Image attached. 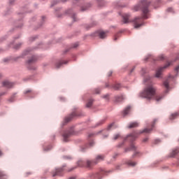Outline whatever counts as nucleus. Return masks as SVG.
<instances>
[{
	"instance_id": "nucleus-4",
	"label": "nucleus",
	"mask_w": 179,
	"mask_h": 179,
	"mask_svg": "<svg viewBox=\"0 0 179 179\" xmlns=\"http://www.w3.org/2000/svg\"><path fill=\"white\" fill-rule=\"evenodd\" d=\"M171 64V63H168L164 67H160L159 69H158L156 72V78H160V75H162V71H163V69L169 68V66H170Z\"/></svg>"
},
{
	"instance_id": "nucleus-1",
	"label": "nucleus",
	"mask_w": 179,
	"mask_h": 179,
	"mask_svg": "<svg viewBox=\"0 0 179 179\" xmlns=\"http://www.w3.org/2000/svg\"><path fill=\"white\" fill-rule=\"evenodd\" d=\"M149 5H150V1H148V0H143L139 4L134 6V12H138L140 9H142L143 10V16L137 17L133 21L135 29H139V27L143 24V19H148V13H149L148 6H149Z\"/></svg>"
},
{
	"instance_id": "nucleus-27",
	"label": "nucleus",
	"mask_w": 179,
	"mask_h": 179,
	"mask_svg": "<svg viewBox=\"0 0 179 179\" xmlns=\"http://www.w3.org/2000/svg\"><path fill=\"white\" fill-rule=\"evenodd\" d=\"M36 61V57H32L31 59L28 60V64H31V62H34Z\"/></svg>"
},
{
	"instance_id": "nucleus-21",
	"label": "nucleus",
	"mask_w": 179,
	"mask_h": 179,
	"mask_svg": "<svg viewBox=\"0 0 179 179\" xmlns=\"http://www.w3.org/2000/svg\"><path fill=\"white\" fill-rule=\"evenodd\" d=\"M162 99H163V96H162V95H157V96H155V99L157 102L160 101V100H162Z\"/></svg>"
},
{
	"instance_id": "nucleus-7",
	"label": "nucleus",
	"mask_w": 179,
	"mask_h": 179,
	"mask_svg": "<svg viewBox=\"0 0 179 179\" xmlns=\"http://www.w3.org/2000/svg\"><path fill=\"white\" fill-rule=\"evenodd\" d=\"M15 84H13V83H10L9 81H4L3 82V86L4 87H7V89H10L12 87H13Z\"/></svg>"
},
{
	"instance_id": "nucleus-35",
	"label": "nucleus",
	"mask_w": 179,
	"mask_h": 179,
	"mask_svg": "<svg viewBox=\"0 0 179 179\" xmlns=\"http://www.w3.org/2000/svg\"><path fill=\"white\" fill-rule=\"evenodd\" d=\"M168 12H173V8H170L167 9Z\"/></svg>"
},
{
	"instance_id": "nucleus-26",
	"label": "nucleus",
	"mask_w": 179,
	"mask_h": 179,
	"mask_svg": "<svg viewBox=\"0 0 179 179\" xmlns=\"http://www.w3.org/2000/svg\"><path fill=\"white\" fill-rule=\"evenodd\" d=\"M24 94H29V93L34 94L33 91L31 90H27L26 91H24Z\"/></svg>"
},
{
	"instance_id": "nucleus-40",
	"label": "nucleus",
	"mask_w": 179,
	"mask_h": 179,
	"mask_svg": "<svg viewBox=\"0 0 179 179\" xmlns=\"http://www.w3.org/2000/svg\"><path fill=\"white\" fill-rule=\"evenodd\" d=\"M107 97H108V95H105V96H103L104 99H107Z\"/></svg>"
},
{
	"instance_id": "nucleus-11",
	"label": "nucleus",
	"mask_w": 179,
	"mask_h": 179,
	"mask_svg": "<svg viewBox=\"0 0 179 179\" xmlns=\"http://www.w3.org/2000/svg\"><path fill=\"white\" fill-rule=\"evenodd\" d=\"M122 19H123L124 23H128V22H129V14H123L122 15Z\"/></svg>"
},
{
	"instance_id": "nucleus-48",
	"label": "nucleus",
	"mask_w": 179,
	"mask_h": 179,
	"mask_svg": "<svg viewBox=\"0 0 179 179\" xmlns=\"http://www.w3.org/2000/svg\"><path fill=\"white\" fill-rule=\"evenodd\" d=\"M111 74H112V73H109V76H111Z\"/></svg>"
},
{
	"instance_id": "nucleus-14",
	"label": "nucleus",
	"mask_w": 179,
	"mask_h": 179,
	"mask_svg": "<svg viewBox=\"0 0 179 179\" xmlns=\"http://www.w3.org/2000/svg\"><path fill=\"white\" fill-rule=\"evenodd\" d=\"M68 63V62H66V61H61V62H57V64H56V68H61V66H62V65H64V64H67Z\"/></svg>"
},
{
	"instance_id": "nucleus-9",
	"label": "nucleus",
	"mask_w": 179,
	"mask_h": 179,
	"mask_svg": "<svg viewBox=\"0 0 179 179\" xmlns=\"http://www.w3.org/2000/svg\"><path fill=\"white\" fill-rule=\"evenodd\" d=\"M96 164L94 163V161L87 160L86 162V167L87 169H92L93 166L96 165Z\"/></svg>"
},
{
	"instance_id": "nucleus-50",
	"label": "nucleus",
	"mask_w": 179,
	"mask_h": 179,
	"mask_svg": "<svg viewBox=\"0 0 179 179\" xmlns=\"http://www.w3.org/2000/svg\"><path fill=\"white\" fill-rule=\"evenodd\" d=\"M0 77H1V74H0Z\"/></svg>"
},
{
	"instance_id": "nucleus-29",
	"label": "nucleus",
	"mask_w": 179,
	"mask_h": 179,
	"mask_svg": "<svg viewBox=\"0 0 179 179\" xmlns=\"http://www.w3.org/2000/svg\"><path fill=\"white\" fill-rule=\"evenodd\" d=\"M159 61H163L165 59V57L163 55H161L159 57Z\"/></svg>"
},
{
	"instance_id": "nucleus-42",
	"label": "nucleus",
	"mask_w": 179,
	"mask_h": 179,
	"mask_svg": "<svg viewBox=\"0 0 179 179\" xmlns=\"http://www.w3.org/2000/svg\"><path fill=\"white\" fill-rule=\"evenodd\" d=\"M0 156H2V152L0 150Z\"/></svg>"
},
{
	"instance_id": "nucleus-46",
	"label": "nucleus",
	"mask_w": 179,
	"mask_h": 179,
	"mask_svg": "<svg viewBox=\"0 0 179 179\" xmlns=\"http://www.w3.org/2000/svg\"><path fill=\"white\" fill-rule=\"evenodd\" d=\"M82 10H86V9H85V8H82Z\"/></svg>"
},
{
	"instance_id": "nucleus-39",
	"label": "nucleus",
	"mask_w": 179,
	"mask_h": 179,
	"mask_svg": "<svg viewBox=\"0 0 179 179\" xmlns=\"http://www.w3.org/2000/svg\"><path fill=\"white\" fill-rule=\"evenodd\" d=\"M103 122H104L103 120H101L99 123V125H101V124H103Z\"/></svg>"
},
{
	"instance_id": "nucleus-17",
	"label": "nucleus",
	"mask_w": 179,
	"mask_h": 179,
	"mask_svg": "<svg viewBox=\"0 0 179 179\" xmlns=\"http://www.w3.org/2000/svg\"><path fill=\"white\" fill-rule=\"evenodd\" d=\"M75 115V113H72L70 116L66 117L65 121L66 122H69L72 118H73V116Z\"/></svg>"
},
{
	"instance_id": "nucleus-13",
	"label": "nucleus",
	"mask_w": 179,
	"mask_h": 179,
	"mask_svg": "<svg viewBox=\"0 0 179 179\" xmlns=\"http://www.w3.org/2000/svg\"><path fill=\"white\" fill-rule=\"evenodd\" d=\"M99 36L100 38H106V37H107V32L100 31Z\"/></svg>"
},
{
	"instance_id": "nucleus-33",
	"label": "nucleus",
	"mask_w": 179,
	"mask_h": 179,
	"mask_svg": "<svg viewBox=\"0 0 179 179\" xmlns=\"http://www.w3.org/2000/svg\"><path fill=\"white\" fill-rule=\"evenodd\" d=\"M95 93H96V94H99V93H100V90L99 89L95 90Z\"/></svg>"
},
{
	"instance_id": "nucleus-18",
	"label": "nucleus",
	"mask_w": 179,
	"mask_h": 179,
	"mask_svg": "<svg viewBox=\"0 0 179 179\" xmlns=\"http://www.w3.org/2000/svg\"><path fill=\"white\" fill-rule=\"evenodd\" d=\"M136 147L135 146L134 144H131V146H130V148H127L125 150V152H128V150H136Z\"/></svg>"
},
{
	"instance_id": "nucleus-24",
	"label": "nucleus",
	"mask_w": 179,
	"mask_h": 179,
	"mask_svg": "<svg viewBox=\"0 0 179 179\" xmlns=\"http://www.w3.org/2000/svg\"><path fill=\"white\" fill-rule=\"evenodd\" d=\"M128 166H131L132 167H134V166H136V162H133L132 161H129L127 162Z\"/></svg>"
},
{
	"instance_id": "nucleus-16",
	"label": "nucleus",
	"mask_w": 179,
	"mask_h": 179,
	"mask_svg": "<svg viewBox=\"0 0 179 179\" xmlns=\"http://www.w3.org/2000/svg\"><path fill=\"white\" fill-rule=\"evenodd\" d=\"M129 110H131V106H127L124 110H123V115H127L128 113H129Z\"/></svg>"
},
{
	"instance_id": "nucleus-36",
	"label": "nucleus",
	"mask_w": 179,
	"mask_h": 179,
	"mask_svg": "<svg viewBox=\"0 0 179 179\" xmlns=\"http://www.w3.org/2000/svg\"><path fill=\"white\" fill-rule=\"evenodd\" d=\"M175 70H176L177 72H178V70H179V66H178L175 69Z\"/></svg>"
},
{
	"instance_id": "nucleus-10",
	"label": "nucleus",
	"mask_w": 179,
	"mask_h": 179,
	"mask_svg": "<svg viewBox=\"0 0 179 179\" xmlns=\"http://www.w3.org/2000/svg\"><path fill=\"white\" fill-rule=\"evenodd\" d=\"M179 150L178 148L173 149L169 154L170 157H175L176 155H178Z\"/></svg>"
},
{
	"instance_id": "nucleus-15",
	"label": "nucleus",
	"mask_w": 179,
	"mask_h": 179,
	"mask_svg": "<svg viewBox=\"0 0 179 179\" xmlns=\"http://www.w3.org/2000/svg\"><path fill=\"white\" fill-rule=\"evenodd\" d=\"M124 100V96H120L115 97V101L117 103H120V101H122Z\"/></svg>"
},
{
	"instance_id": "nucleus-38",
	"label": "nucleus",
	"mask_w": 179,
	"mask_h": 179,
	"mask_svg": "<svg viewBox=\"0 0 179 179\" xmlns=\"http://www.w3.org/2000/svg\"><path fill=\"white\" fill-rule=\"evenodd\" d=\"M93 143H94L93 141L90 143V146H93Z\"/></svg>"
},
{
	"instance_id": "nucleus-43",
	"label": "nucleus",
	"mask_w": 179,
	"mask_h": 179,
	"mask_svg": "<svg viewBox=\"0 0 179 179\" xmlns=\"http://www.w3.org/2000/svg\"><path fill=\"white\" fill-rule=\"evenodd\" d=\"M114 40H115V41H117V36H115Z\"/></svg>"
},
{
	"instance_id": "nucleus-8",
	"label": "nucleus",
	"mask_w": 179,
	"mask_h": 179,
	"mask_svg": "<svg viewBox=\"0 0 179 179\" xmlns=\"http://www.w3.org/2000/svg\"><path fill=\"white\" fill-rule=\"evenodd\" d=\"M103 160H104V155H97L94 162L95 164H97V163L99 162H103Z\"/></svg>"
},
{
	"instance_id": "nucleus-2",
	"label": "nucleus",
	"mask_w": 179,
	"mask_h": 179,
	"mask_svg": "<svg viewBox=\"0 0 179 179\" xmlns=\"http://www.w3.org/2000/svg\"><path fill=\"white\" fill-rule=\"evenodd\" d=\"M156 90L157 89L153 85H149L145 87L144 90L140 94L141 97L147 99V100H152L156 96Z\"/></svg>"
},
{
	"instance_id": "nucleus-6",
	"label": "nucleus",
	"mask_w": 179,
	"mask_h": 179,
	"mask_svg": "<svg viewBox=\"0 0 179 179\" xmlns=\"http://www.w3.org/2000/svg\"><path fill=\"white\" fill-rule=\"evenodd\" d=\"M64 171V168L56 169L55 171L52 172L53 177L55 176H62V173Z\"/></svg>"
},
{
	"instance_id": "nucleus-49",
	"label": "nucleus",
	"mask_w": 179,
	"mask_h": 179,
	"mask_svg": "<svg viewBox=\"0 0 179 179\" xmlns=\"http://www.w3.org/2000/svg\"><path fill=\"white\" fill-rule=\"evenodd\" d=\"M169 78H173V76H170Z\"/></svg>"
},
{
	"instance_id": "nucleus-28",
	"label": "nucleus",
	"mask_w": 179,
	"mask_h": 179,
	"mask_svg": "<svg viewBox=\"0 0 179 179\" xmlns=\"http://www.w3.org/2000/svg\"><path fill=\"white\" fill-rule=\"evenodd\" d=\"M176 117H177V113H173L171 115L170 120H174V118H176Z\"/></svg>"
},
{
	"instance_id": "nucleus-3",
	"label": "nucleus",
	"mask_w": 179,
	"mask_h": 179,
	"mask_svg": "<svg viewBox=\"0 0 179 179\" xmlns=\"http://www.w3.org/2000/svg\"><path fill=\"white\" fill-rule=\"evenodd\" d=\"M156 122H157V120H154L153 123L151 124V127H152L151 129L146 128V129H144L143 131H140L138 133L134 132V133L131 134L130 135V136L131 137V139H133V141H134V139H136V138H138V136L140 134H150V132H152L153 127H155V124H156Z\"/></svg>"
},
{
	"instance_id": "nucleus-31",
	"label": "nucleus",
	"mask_w": 179,
	"mask_h": 179,
	"mask_svg": "<svg viewBox=\"0 0 179 179\" xmlns=\"http://www.w3.org/2000/svg\"><path fill=\"white\" fill-rule=\"evenodd\" d=\"M113 127H114V123H112L108 125V130L111 129V128H113Z\"/></svg>"
},
{
	"instance_id": "nucleus-23",
	"label": "nucleus",
	"mask_w": 179,
	"mask_h": 179,
	"mask_svg": "<svg viewBox=\"0 0 179 179\" xmlns=\"http://www.w3.org/2000/svg\"><path fill=\"white\" fill-rule=\"evenodd\" d=\"M113 87H114L115 90H120V89H121V85L116 84L114 85Z\"/></svg>"
},
{
	"instance_id": "nucleus-34",
	"label": "nucleus",
	"mask_w": 179,
	"mask_h": 179,
	"mask_svg": "<svg viewBox=\"0 0 179 179\" xmlns=\"http://www.w3.org/2000/svg\"><path fill=\"white\" fill-rule=\"evenodd\" d=\"M72 17H73V20L74 22H76V20H75V19H76V17L75 16V15H73Z\"/></svg>"
},
{
	"instance_id": "nucleus-37",
	"label": "nucleus",
	"mask_w": 179,
	"mask_h": 179,
	"mask_svg": "<svg viewBox=\"0 0 179 179\" xmlns=\"http://www.w3.org/2000/svg\"><path fill=\"white\" fill-rule=\"evenodd\" d=\"M143 142H148V138H144V139L143 140Z\"/></svg>"
},
{
	"instance_id": "nucleus-25",
	"label": "nucleus",
	"mask_w": 179,
	"mask_h": 179,
	"mask_svg": "<svg viewBox=\"0 0 179 179\" xmlns=\"http://www.w3.org/2000/svg\"><path fill=\"white\" fill-rule=\"evenodd\" d=\"M92 104H93V99H90V101L87 103L86 106L88 108L92 107Z\"/></svg>"
},
{
	"instance_id": "nucleus-20",
	"label": "nucleus",
	"mask_w": 179,
	"mask_h": 179,
	"mask_svg": "<svg viewBox=\"0 0 179 179\" xmlns=\"http://www.w3.org/2000/svg\"><path fill=\"white\" fill-rule=\"evenodd\" d=\"M78 166L79 167H84L85 166V162H83V161L80 160L78 162Z\"/></svg>"
},
{
	"instance_id": "nucleus-47",
	"label": "nucleus",
	"mask_w": 179,
	"mask_h": 179,
	"mask_svg": "<svg viewBox=\"0 0 179 179\" xmlns=\"http://www.w3.org/2000/svg\"><path fill=\"white\" fill-rule=\"evenodd\" d=\"M67 159H71V157H67Z\"/></svg>"
},
{
	"instance_id": "nucleus-30",
	"label": "nucleus",
	"mask_w": 179,
	"mask_h": 179,
	"mask_svg": "<svg viewBox=\"0 0 179 179\" xmlns=\"http://www.w3.org/2000/svg\"><path fill=\"white\" fill-rule=\"evenodd\" d=\"M120 136H121V135H120V134L115 135L113 137L114 141H117V139H118V138H120Z\"/></svg>"
},
{
	"instance_id": "nucleus-5",
	"label": "nucleus",
	"mask_w": 179,
	"mask_h": 179,
	"mask_svg": "<svg viewBox=\"0 0 179 179\" xmlns=\"http://www.w3.org/2000/svg\"><path fill=\"white\" fill-rule=\"evenodd\" d=\"M73 134V131L71 130V131H66L63 134L64 141L68 142V138L71 136Z\"/></svg>"
},
{
	"instance_id": "nucleus-41",
	"label": "nucleus",
	"mask_w": 179,
	"mask_h": 179,
	"mask_svg": "<svg viewBox=\"0 0 179 179\" xmlns=\"http://www.w3.org/2000/svg\"><path fill=\"white\" fill-rule=\"evenodd\" d=\"M159 142V140L155 141V143H157Z\"/></svg>"
},
{
	"instance_id": "nucleus-22",
	"label": "nucleus",
	"mask_w": 179,
	"mask_h": 179,
	"mask_svg": "<svg viewBox=\"0 0 179 179\" xmlns=\"http://www.w3.org/2000/svg\"><path fill=\"white\" fill-rule=\"evenodd\" d=\"M164 86L166 87V90H169V80L164 82Z\"/></svg>"
},
{
	"instance_id": "nucleus-32",
	"label": "nucleus",
	"mask_w": 179,
	"mask_h": 179,
	"mask_svg": "<svg viewBox=\"0 0 179 179\" xmlns=\"http://www.w3.org/2000/svg\"><path fill=\"white\" fill-rule=\"evenodd\" d=\"M78 45H79V44L74 43L73 45V48H76V47H78Z\"/></svg>"
},
{
	"instance_id": "nucleus-45",
	"label": "nucleus",
	"mask_w": 179,
	"mask_h": 179,
	"mask_svg": "<svg viewBox=\"0 0 179 179\" xmlns=\"http://www.w3.org/2000/svg\"><path fill=\"white\" fill-rule=\"evenodd\" d=\"M69 179H75V178H73V177H71V178H70Z\"/></svg>"
},
{
	"instance_id": "nucleus-12",
	"label": "nucleus",
	"mask_w": 179,
	"mask_h": 179,
	"mask_svg": "<svg viewBox=\"0 0 179 179\" xmlns=\"http://www.w3.org/2000/svg\"><path fill=\"white\" fill-rule=\"evenodd\" d=\"M137 127H139V123L135 122L130 123L128 126V128H129V129L136 128Z\"/></svg>"
},
{
	"instance_id": "nucleus-44",
	"label": "nucleus",
	"mask_w": 179,
	"mask_h": 179,
	"mask_svg": "<svg viewBox=\"0 0 179 179\" xmlns=\"http://www.w3.org/2000/svg\"><path fill=\"white\" fill-rule=\"evenodd\" d=\"M5 94V92L2 93L0 96H3Z\"/></svg>"
},
{
	"instance_id": "nucleus-19",
	"label": "nucleus",
	"mask_w": 179,
	"mask_h": 179,
	"mask_svg": "<svg viewBox=\"0 0 179 179\" xmlns=\"http://www.w3.org/2000/svg\"><path fill=\"white\" fill-rule=\"evenodd\" d=\"M0 179H6V175L3 171H0Z\"/></svg>"
}]
</instances>
